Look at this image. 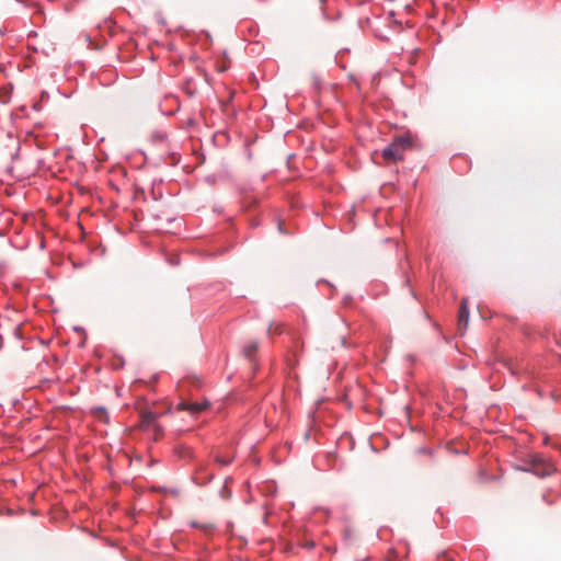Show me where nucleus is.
<instances>
[{"label": "nucleus", "mask_w": 561, "mask_h": 561, "mask_svg": "<svg viewBox=\"0 0 561 561\" xmlns=\"http://www.w3.org/2000/svg\"><path fill=\"white\" fill-rule=\"evenodd\" d=\"M412 147V141L408 136H400L382 150L381 156L387 162L397 163L403 159L405 150Z\"/></svg>", "instance_id": "f257e3e1"}, {"label": "nucleus", "mask_w": 561, "mask_h": 561, "mask_svg": "<svg viewBox=\"0 0 561 561\" xmlns=\"http://www.w3.org/2000/svg\"><path fill=\"white\" fill-rule=\"evenodd\" d=\"M524 463L525 471H530L538 477L549 476L556 470L553 463L538 454L527 456Z\"/></svg>", "instance_id": "f03ea898"}, {"label": "nucleus", "mask_w": 561, "mask_h": 561, "mask_svg": "<svg viewBox=\"0 0 561 561\" xmlns=\"http://www.w3.org/2000/svg\"><path fill=\"white\" fill-rule=\"evenodd\" d=\"M158 414L149 411V410H142L140 412V422H139V428L142 431H148L149 428H153L156 439L162 435L163 430L162 427L157 424Z\"/></svg>", "instance_id": "7ed1b4c3"}, {"label": "nucleus", "mask_w": 561, "mask_h": 561, "mask_svg": "<svg viewBox=\"0 0 561 561\" xmlns=\"http://www.w3.org/2000/svg\"><path fill=\"white\" fill-rule=\"evenodd\" d=\"M210 403L208 400H203L202 402H186L182 400L178 404V410L180 411H187L192 415H198L203 411L207 410L209 408Z\"/></svg>", "instance_id": "20e7f679"}, {"label": "nucleus", "mask_w": 561, "mask_h": 561, "mask_svg": "<svg viewBox=\"0 0 561 561\" xmlns=\"http://www.w3.org/2000/svg\"><path fill=\"white\" fill-rule=\"evenodd\" d=\"M469 323V309H468V298H462L459 316H458V324L459 328L466 330Z\"/></svg>", "instance_id": "39448f33"}, {"label": "nucleus", "mask_w": 561, "mask_h": 561, "mask_svg": "<svg viewBox=\"0 0 561 561\" xmlns=\"http://www.w3.org/2000/svg\"><path fill=\"white\" fill-rule=\"evenodd\" d=\"M214 461L220 466H228L232 462L234 455L231 453L221 454L217 453L213 456Z\"/></svg>", "instance_id": "423d86ee"}, {"label": "nucleus", "mask_w": 561, "mask_h": 561, "mask_svg": "<svg viewBox=\"0 0 561 561\" xmlns=\"http://www.w3.org/2000/svg\"><path fill=\"white\" fill-rule=\"evenodd\" d=\"M259 350V343L256 341H251L249 342L247 345L243 346L242 348V354L244 357H247L248 359H252L254 354L257 352Z\"/></svg>", "instance_id": "0eeeda50"}, {"label": "nucleus", "mask_w": 561, "mask_h": 561, "mask_svg": "<svg viewBox=\"0 0 561 561\" xmlns=\"http://www.w3.org/2000/svg\"><path fill=\"white\" fill-rule=\"evenodd\" d=\"M268 333L270 334L271 333L280 334L282 333L280 324L271 323L270 328H268Z\"/></svg>", "instance_id": "6e6552de"}, {"label": "nucleus", "mask_w": 561, "mask_h": 561, "mask_svg": "<svg viewBox=\"0 0 561 561\" xmlns=\"http://www.w3.org/2000/svg\"><path fill=\"white\" fill-rule=\"evenodd\" d=\"M225 70H226V67H225V66H224V67H221V68H219V71H225Z\"/></svg>", "instance_id": "1a4fd4ad"}, {"label": "nucleus", "mask_w": 561, "mask_h": 561, "mask_svg": "<svg viewBox=\"0 0 561 561\" xmlns=\"http://www.w3.org/2000/svg\"><path fill=\"white\" fill-rule=\"evenodd\" d=\"M450 561H453V560H450Z\"/></svg>", "instance_id": "9d476101"}]
</instances>
